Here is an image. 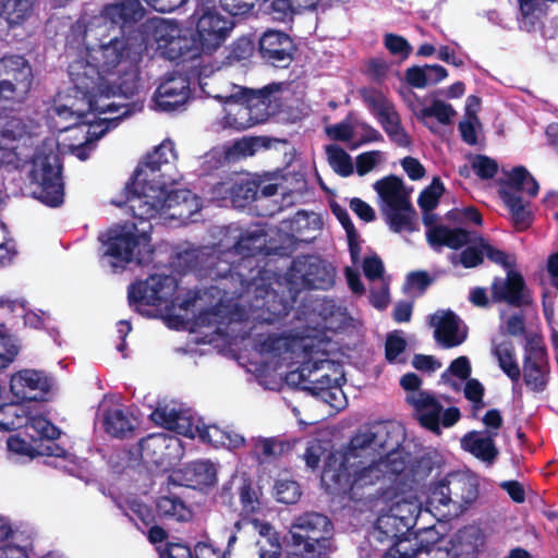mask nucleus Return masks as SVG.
I'll list each match as a JSON object with an SVG mask.
<instances>
[{"mask_svg": "<svg viewBox=\"0 0 558 558\" xmlns=\"http://www.w3.org/2000/svg\"><path fill=\"white\" fill-rule=\"evenodd\" d=\"M174 179H161L159 185V195L165 199V211L166 214L174 209L170 214L172 218H189L197 206L196 195L190 190H168V185L173 182Z\"/></svg>", "mask_w": 558, "mask_h": 558, "instance_id": "a878e982", "label": "nucleus"}, {"mask_svg": "<svg viewBox=\"0 0 558 558\" xmlns=\"http://www.w3.org/2000/svg\"><path fill=\"white\" fill-rule=\"evenodd\" d=\"M169 156L174 157V149L170 142H163L151 153L147 154L144 162L135 169L133 174L135 181H148L159 184L161 179H171L170 175L162 171L163 167L170 165Z\"/></svg>", "mask_w": 558, "mask_h": 558, "instance_id": "4be33fe9", "label": "nucleus"}, {"mask_svg": "<svg viewBox=\"0 0 558 558\" xmlns=\"http://www.w3.org/2000/svg\"><path fill=\"white\" fill-rule=\"evenodd\" d=\"M296 50L292 37L277 29L265 31L257 40V53L266 63L276 68H287Z\"/></svg>", "mask_w": 558, "mask_h": 558, "instance_id": "f3484780", "label": "nucleus"}, {"mask_svg": "<svg viewBox=\"0 0 558 558\" xmlns=\"http://www.w3.org/2000/svg\"><path fill=\"white\" fill-rule=\"evenodd\" d=\"M286 279L296 294L302 289L328 290L335 283V269L320 257L302 255L292 260Z\"/></svg>", "mask_w": 558, "mask_h": 558, "instance_id": "1a4fd4ad", "label": "nucleus"}, {"mask_svg": "<svg viewBox=\"0 0 558 558\" xmlns=\"http://www.w3.org/2000/svg\"><path fill=\"white\" fill-rule=\"evenodd\" d=\"M368 449L377 450L372 425L359 428L357 433L350 439L345 451L328 452L324 465H347L352 461H359L363 452Z\"/></svg>", "mask_w": 558, "mask_h": 558, "instance_id": "b1692460", "label": "nucleus"}, {"mask_svg": "<svg viewBox=\"0 0 558 558\" xmlns=\"http://www.w3.org/2000/svg\"><path fill=\"white\" fill-rule=\"evenodd\" d=\"M7 446L9 451L16 453L19 456L34 458L37 456H56L60 454L51 448L50 445H47L46 448H43V444L34 446L28 442L24 438L19 435H12L8 438Z\"/></svg>", "mask_w": 558, "mask_h": 558, "instance_id": "09e8293b", "label": "nucleus"}, {"mask_svg": "<svg viewBox=\"0 0 558 558\" xmlns=\"http://www.w3.org/2000/svg\"><path fill=\"white\" fill-rule=\"evenodd\" d=\"M236 254L231 247L206 256L197 255L192 268L203 278H209L213 281L227 280L229 283L225 286H232Z\"/></svg>", "mask_w": 558, "mask_h": 558, "instance_id": "412c9836", "label": "nucleus"}, {"mask_svg": "<svg viewBox=\"0 0 558 558\" xmlns=\"http://www.w3.org/2000/svg\"><path fill=\"white\" fill-rule=\"evenodd\" d=\"M232 27L233 23L229 19L216 11L205 10L196 24L198 49L211 53L226 41Z\"/></svg>", "mask_w": 558, "mask_h": 558, "instance_id": "a211bd4d", "label": "nucleus"}, {"mask_svg": "<svg viewBox=\"0 0 558 558\" xmlns=\"http://www.w3.org/2000/svg\"><path fill=\"white\" fill-rule=\"evenodd\" d=\"M157 513L160 518L187 522L192 519V511L178 496H160L156 502Z\"/></svg>", "mask_w": 558, "mask_h": 558, "instance_id": "c03bdc74", "label": "nucleus"}, {"mask_svg": "<svg viewBox=\"0 0 558 558\" xmlns=\"http://www.w3.org/2000/svg\"><path fill=\"white\" fill-rule=\"evenodd\" d=\"M426 238L432 246H447L452 250H459L474 241L470 231L446 226H434L426 231Z\"/></svg>", "mask_w": 558, "mask_h": 558, "instance_id": "f704fd0d", "label": "nucleus"}, {"mask_svg": "<svg viewBox=\"0 0 558 558\" xmlns=\"http://www.w3.org/2000/svg\"><path fill=\"white\" fill-rule=\"evenodd\" d=\"M490 292L494 303H506L512 307L529 306L533 302L522 274L512 268L508 269L506 278H494Z\"/></svg>", "mask_w": 558, "mask_h": 558, "instance_id": "6ab92c4d", "label": "nucleus"}, {"mask_svg": "<svg viewBox=\"0 0 558 558\" xmlns=\"http://www.w3.org/2000/svg\"><path fill=\"white\" fill-rule=\"evenodd\" d=\"M475 245L466 246L460 253V263L464 268H474L484 262V250L480 245V235L473 238Z\"/></svg>", "mask_w": 558, "mask_h": 558, "instance_id": "69168bd1", "label": "nucleus"}, {"mask_svg": "<svg viewBox=\"0 0 558 558\" xmlns=\"http://www.w3.org/2000/svg\"><path fill=\"white\" fill-rule=\"evenodd\" d=\"M29 92L31 88L28 87L20 89L19 84L0 80V106L4 109H12L14 105L23 102Z\"/></svg>", "mask_w": 558, "mask_h": 558, "instance_id": "864d4df0", "label": "nucleus"}, {"mask_svg": "<svg viewBox=\"0 0 558 558\" xmlns=\"http://www.w3.org/2000/svg\"><path fill=\"white\" fill-rule=\"evenodd\" d=\"M35 2L36 0H0V16L10 25H20L31 16Z\"/></svg>", "mask_w": 558, "mask_h": 558, "instance_id": "a18cd8bd", "label": "nucleus"}, {"mask_svg": "<svg viewBox=\"0 0 558 558\" xmlns=\"http://www.w3.org/2000/svg\"><path fill=\"white\" fill-rule=\"evenodd\" d=\"M264 11L278 22H286L298 12L294 0H263Z\"/></svg>", "mask_w": 558, "mask_h": 558, "instance_id": "6e6d98bb", "label": "nucleus"}, {"mask_svg": "<svg viewBox=\"0 0 558 558\" xmlns=\"http://www.w3.org/2000/svg\"><path fill=\"white\" fill-rule=\"evenodd\" d=\"M196 429L198 432L199 438L206 442L226 444L227 440V445L232 449H239L245 445V439L242 435L225 433L216 425L203 427L196 426Z\"/></svg>", "mask_w": 558, "mask_h": 558, "instance_id": "de8ad7c7", "label": "nucleus"}, {"mask_svg": "<svg viewBox=\"0 0 558 558\" xmlns=\"http://www.w3.org/2000/svg\"><path fill=\"white\" fill-rule=\"evenodd\" d=\"M27 430V435L36 444L44 440L49 441L51 448L54 446L56 449H60L52 441L58 439L60 436V429L54 426L47 417L40 414V410L37 405H32L29 409V421L24 426Z\"/></svg>", "mask_w": 558, "mask_h": 558, "instance_id": "e433bc0d", "label": "nucleus"}, {"mask_svg": "<svg viewBox=\"0 0 558 558\" xmlns=\"http://www.w3.org/2000/svg\"><path fill=\"white\" fill-rule=\"evenodd\" d=\"M361 95L376 118L393 107L381 93L374 89H362Z\"/></svg>", "mask_w": 558, "mask_h": 558, "instance_id": "680f3d73", "label": "nucleus"}, {"mask_svg": "<svg viewBox=\"0 0 558 558\" xmlns=\"http://www.w3.org/2000/svg\"><path fill=\"white\" fill-rule=\"evenodd\" d=\"M374 189L383 201L381 213L390 230L396 233L413 231L416 211L410 202L403 181L391 174L376 181Z\"/></svg>", "mask_w": 558, "mask_h": 558, "instance_id": "20e7f679", "label": "nucleus"}, {"mask_svg": "<svg viewBox=\"0 0 558 558\" xmlns=\"http://www.w3.org/2000/svg\"><path fill=\"white\" fill-rule=\"evenodd\" d=\"M190 81L178 73L168 77L156 90V104L163 111H173L183 106L190 97Z\"/></svg>", "mask_w": 558, "mask_h": 558, "instance_id": "5701e85b", "label": "nucleus"}, {"mask_svg": "<svg viewBox=\"0 0 558 558\" xmlns=\"http://www.w3.org/2000/svg\"><path fill=\"white\" fill-rule=\"evenodd\" d=\"M173 476L184 481L187 487H208L217 481V472L209 461H193L184 469L173 473Z\"/></svg>", "mask_w": 558, "mask_h": 558, "instance_id": "473e14b6", "label": "nucleus"}, {"mask_svg": "<svg viewBox=\"0 0 558 558\" xmlns=\"http://www.w3.org/2000/svg\"><path fill=\"white\" fill-rule=\"evenodd\" d=\"M447 494L451 496L452 504L463 509L472 505L478 497V485L469 476L460 473H450L446 476Z\"/></svg>", "mask_w": 558, "mask_h": 558, "instance_id": "c756f323", "label": "nucleus"}, {"mask_svg": "<svg viewBox=\"0 0 558 558\" xmlns=\"http://www.w3.org/2000/svg\"><path fill=\"white\" fill-rule=\"evenodd\" d=\"M320 480L332 493L352 492L357 494L359 489L373 486L387 478L385 469H381L378 461H372L366 465L364 461L359 460L347 465H324Z\"/></svg>", "mask_w": 558, "mask_h": 558, "instance_id": "7ed1b4c3", "label": "nucleus"}, {"mask_svg": "<svg viewBox=\"0 0 558 558\" xmlns=\"http://www.w3.org/2000/svg\"><path fill=\"white\" fill-rule=\"evenodd\" d=\"M150 236L147 233H134L123 228L109 230L107 240L104 241L105 255L117 263L129 264L134 259L143 264L146 253H153L149 247Z\"/></svg>", "mask_w": 558, "mask_h": 558, "instance_id": "9d476101", "label": "nucleus"}, {"mask_svg": "<svg viewBox=\"0 0 558 558\" xmlns=\"http://www.w3.org/2000/svg\"><path fill=\"white\" fill-rule=\"evenodd\" d=\"M275 490L277 501L286 505L298 502L302 495L300 484L292 480L277 481Z\"/></svg>", "mask_w": 558, "mask_h": 558, "instance_id": "4d7b16f0", "label": "nucleus"}, {"mask_svg": "<svg viewBox=\"0 0 558 558\" xmlns=\"http://www.w3.org/2000/svg\"><path fill=\"white\" fill-rule=\"evenodd\" d=\"M31 407L17 399L0 405V430L11 432L25 426L29 421Z\"/></svg>", "mask_w": 558, "mask_h": 558, "instance_id": "4c0bfd02", "label": "nucleus"}, {"mask_svg": "<svg viewBox=\"0 0 558 558\" xmlns=\"http://www.w3.org/2000/svg\"><path fill=\"white\" fill-rule=\"evenodd\" d=\"M240 501L242 505V510L246 514H254L260 508L257 493L250 480H244L240 487Z\"/></svg>", "mask_w": 558, "mask_h": 558, "instance_id": "052dcab7", "label": "nucleus"}, {"mask_svg": "<svg viewBox=\"0 0 558 558\" xmlns=\"http://www.w3.org/2000/svg\"><path fill=\"white\" fill-rule=\"evenodd\" d=\"M495 436H497V432L483 435L482 433L472 430L463 436L461 440L462 448L476 459L492 465L499 454L494 441Z\"/></svg>", "mask_w": 558, "mask_h": 558, "instance_id": "7c9ffc66", "label": "nucleus"}, {"mask_svg": "<svg viewBox=\"0 0 558 558\" xmlns=\"http://www.w3.org/2000/svg\"><path fill=\"white\" fill-rule=\"evenodd\" d=\"M381 469H385V476L389 482H393L398 475L407 469V458L404 452L399 449L383 453L378 460Z\"/></svg>", "mask_w": 558, "mask_h": 558, "instance_id": "603ef678", "label": "nucleus"}, {"mask_svg": "<svg viewBox=\"0 0 558 558\" xmlns=\"http://www.w3.org/2000/svg\"><path fill=\"white\" fill-rule=\"evenodd\" d=\"M471 167L482 180L493 179L498 172L497 161L486 155H475L472 158Z\"/></svg>", "mask_w": 558, "mask_h": 558, "instance_id": "bf43d9fd", "label": "nucleus"}, {"mask_svg": "<svg viewBox=\"0 0 558 558\" xmlns=\"http://www.w3.org/2000/svg\"><path fill=\"white\" fill-rule=\"evenodd\" d=\"M248 312L254 320L274 324L286 317L296 302V293L291 287L287 293L271 288V280L259 283L254 291L244 298Z\"/></svg>", "mask_w": 558, "mask_h": 558, "instance_id": "423d86ee", "label": "nucleus"}, {"mask_svg": "<svg viewBox=\"0 0 558 558\" xmlns=\"http://www.w3.org/2000/svg\"><path fill=\"white\" fill-rule=\"evenodd\" d=\"M485 545V535L480 527L468 525L460 529L452 539L454 558H477Z\"/></svg>", "mask_w": 558, "mask_h": 558, "instance_id": "c85d7f7f", "label": "nucleus"}, {"mask_svg": "<svg viewBox=\"0 0 558 558\" xmlns=\"http://www.w3.org/2000/svg\"><path fill=\"white\" fill-rule=\"evenodd\" d=\"M150 420L168 430L175 432L186 437H194L192 417L182 410H177L168 405L158 407L151 412Z\"/></svg>", "mask_w": 558, "mask_h": 558, "instance_id": "cd10ccee", "label": "nucleus"}, {"mask_svg": "<svg viewBox=\"0 0 558 558\" xmlns=\"http://www.w3.org/2000/svg\"><path fill=\"white\" fill-rule=\"evenodd\" d=\"M179 439L167 436L163 433L150 434L138 442L141 460L157 468H166L170 464L171 446H178Z\"/></svg>", "mask_w": 558, "mask_h": 558, "instance_id": "393cba45", "label": "nucleus"}, {"mask_svg": "<svg viewBox=\"0 0 558 558\" xmlns=\"http://www.w3.org/2000/svg\"><path fill=\"white\" fill-rule=\"evenodd\" d=\"M332 365L333 362L330 360L303 363L298 371L287 375V381L300 386L312 396L320 397L336 407L330 399H336L337 393H342L341 380L344 378L343 376L332 378L328 373H322L326 367L330 368Z\"/></svg>", "mask_w": 558, "mask_h": 558, "instance_id": "6e6552de", "label": "nucleus"}, {"mask_svg": "<svg viewBox=\"0 0 558 558\" xmlns=\"http://www.w3.org/2000/svg\"><path fill=\"white\" fill-rule=\"evenodd\" d=\"M128 191L126 199L134 218L138 220H149L156 218L165 211V199L159 195V185L148 181H135L125 186Z\"/></svg>", "mask_w": 558, "mask_h": 558, "instance_id": "4468645a", "label": "nucleus"}, {"mask_svg": "<svg viewBox=\"0 0 558 558\" xmlns=\"http://www.w3.org/2000/svg\"><path fill=\"white\" fill-rule=\"evenodd\" d=\"M384 44L387 50L392 56H398L402 60L408 59L411 54L412 47L410 43L402 36L397 34H386L384 38Z\"/></svg>", "mask_w": 558, "mask_h": 558, "instance_id": "0e129e2a", "label": "nucleus"}, {"mask_svg": "<svg viewBox=\"0 0 558 558\" xmlns=\"http://www.w3.org/2000/svg\"><path fill=\"white\" fill-rule=\"evenodd\" d=\"M0 80H8L23 87L32 88L33 70L23 56H4L0 59Z\"/></svg>", "mask_w": 558, "mask_h": 558, "instance_id": "2f4dec72", "label": "nucleus"}, {"mask_svg": "<svg viewBox=\"0 0 558 558\" xmlns=\"http://www.w3.org/2000/svg\"><path fill=\"white\" fill-rule=\"evenodd\" d=\"M93 29L85 32L87 62L83 71L71 72L76 89L84 95L99 92L106 97L122 96L126 99L138 94L140 71L131 58L128 38L114 35L101 37L97 44L90 41Z\"/></svg>", "mask_w": 558, "mask_h": 558, "instance_id": "f257e3e1", "label": "nucleus"}, {"mask_svg": "<svg viewBox=\"0 0 558 558\" xmlns=\"http://www.w3.org/2000/svg\"><path fill=\"white\" fill-rule=\"evenodd\" d=\"M454 110L451 105L446 104L441 100H434L429 107H425L421 110V118H430L434 117L437 121L444 125H447L451 122L452 116H454Z\"/></svg>", "mask_w": 558, "mask_h": 558, "instance_id": "13d9d810", "label": "nucleus"}, {"mask_svg": "<svg viewBox=\"0 0 558 558\" xmlns=\"http://www.w3.org/2000/svg\"><path fill=\"white\" fill-rule=\"evenodd\" d=\"M271 278L272 274L259 266L258 256L236 254L232 286H223L222 289L238 299H244L256 286Z\"/></svg>", "mask_w": 558, "mask_h": 558, "instance_id": "ddd939ff", "label": "nucleus"}, {"mask_svg": "<svg viewBox=\"0 0 558 558\" xmlns=\"http://www.w3.org/2000/svg\"><path fill=\"white\" fill-rule=\"evenodd\" d=\"M546 347L541 337H527L523 356V381L534 392H543L549 380Z\"/></svg>", "mask_w": 558, "mask_h": 558, "instance_id": "f8f14e48", "label": "nucleus"}, {"mask_svg": "<svg viewBox=\"0 0 558 558\" xmlns=\"http://www.w3.org/2000/svg\"><path fill=\"white\" fill-rule=\"evenodd\" d=\"M102 424L105 432L116 438H126L134 430L132 418L122 409L106 410Z\"/></svg>", "mask_w": 558, "mask_h": 558, "instance_id": "37998d69", "label": "nucleus"}, {"mask_svg": "<svg viewBox=\"0 0 558 558\" xmlns=\"http://www.w3.org/2000/svg\"><path fill=\"white\" fill-rule=\"evenodd\" d=\"M372 426L375 436V447L381 451V454L401 448L404 435L399 425H395L391 422H383L372 424Z\"/></svg>", "mask_w": 558, "mask_h": 558, "instance_id": "a19ab883", "label": "nucleus"}, {"mask_svg": "<svg viewBox=\"0 0 558 558\" xmlns=\"http://www.w3.org/2000/svg\"><path fill=\"white\" fill-rule=\"evenodd\" d=\"M265 233L263 230L242 233L233 245V250L238 254L257 256L265 246Z\"/></svg>", "mask_w": 558, "mask_h": 558, "instance_id": "3c124183", "label": "nucleus"}, {"mask_svg": "<svg viewBox=\"0 0 558 558\" xmlns=\"http://www.w3.org/2000/svg\"><path fill=\"white\" fill-rule=\"evenodd\" d=\"M445 192L444 183L439 177H435L430 184L426 186L418 195L417 204L422 211H432L438 204Z\"/></svg>", "mask_w": 558, "mask_h": 558, "instance_id": "5fc2aeb1", "label": "nucleus"}, {"mask_svg": "<svg viewBox=\"0 0 558 558\" xmlns=\"http://www.w3.org/2000/svg\"><path fill=\"white\" fill-rule=\"evenodd\" d=\"M401 333L402 332L400 330H395L387 335L385 356L389 363H393L407 349V341Z\"/></svg>", "mask_w": 558, "mask_h": 558, "instance_id": "e2e57ef3", "label": "nucleus"}, {"mask_svg": "<svg viewBox=\"0 0 558 558\" xmlns=\"http://www.w3.org/2000/svg\"><path fill=\"white\" fill-rule=\"evenodd\" d=\"M149 291L148 306H157L168 302L177 292L178 281L170 275H151L147 280Z\"/></svg>", "mask_w": 558, "mask_h": 558, "instance_id": "58836bf2", "label": "nucleus"}, {"mask_svg": "<svg viewBox=\"0 0 558 558\" xmlns=\"http://www.w3.org/2000/svg\"><path fill=\"white\" fill-rule=\"evenodd\" d=\"M499 196L508 208L512 223L517 231L527 230L534 220L532 210L530 209V202H524L523 198L509 190H498Z\"/></svg>", "mask_w": 558, "mask_h": 558, "instance_id": "72a5a7b5", "label": "nucleus"}, {"mask_svg": "<svg viewBox=\"0 0 558 558\" xmlns=\"http://www.w3.org/2000/svg\"><path fill=\"white\" fill-rule=\"evenodd\" d=\"M286 544L284 558H329L337 548L333 522L324 513L306 511L291 523Z\"/></svg>", "mask_w": 558, "mask_h": 558, "instance_id": "f03ea898", "label": "nucleus"}, {"mask_svg": "<svg viewBox=\"0 0 558 558\" xmlns=\"http://www.w3.org/2000/svg\"><path fill=\"white\" fill-rule=\"evenodd\" d=\"M292 449V445L278 437H257L252 439L251 457L258 464L269 463Z\"/></svg>", "mask_w": 558, "mask_h": 558, "instance_id": "c9c22d12", "label": "nucleus"}, {"mask_svg": "<svg viewBox=\"0 0 558 558\" xmlns=\"http://www.w3.org/2000/svg\"><path fill=\"white\" fill-rule=\"evenodd\" d=\"M52 385V377L45 372L28 368L14 373L10 379V390L13 397L29 405L32 402L46 401Z\"/></svg>", "mask_w": 558, "mask_h": 558, "instance_id": "2eb2a0df", "label": "nucleus"}, {"mask_svg": "<svg viewBox=\"0 0 558 558\" xmlns=\"http://www.w3.org/2000/svg\"><path fill=\"white\" fill-rule=\"evenodd\" d=\"M326 154L330 167L339 175L347 178L353 173V162L350 155L339 145L326 146Z\"/></svg>", "mask_w": 558, "mask_h": 558, "instance_id": "8fccbe9b", "label": "nucleus"}, {"mask_svg": "<svg viewBox=\"0 0 558 558\" xmlns=\"http://www.w3.org/2000/svg\"><path fill=\"white\" fill-rule=\"evenodd\" d=\"M259 197V182L257 180H242L234 182L230 187V198L236 208H245Z\"/></svg>", "mask_w": 558, "mask_h": 558, "instance_id": "49530a36", "label": "nucleus"}, {"mask_svg": "<svg viewBox=\"0 0 558 558\" xmlns=\"http://www.w3.org/2000/svg\"><path fill=\"white\" fill-rule=\"evenodd\" d=\"M151 36L162 56L170 61H185L194 58L197 53L194 43L187 36L182 35L180 25L173 20H157L149 26Z\"/></svg>", "mask_w": 558, "mask_h": 558, "instance_id": "9b49d317", "label": "nucleus"}, {"mask_svg": "<svg viewBox=\"0 0 558 558\" xmlns=\"http://www.w3.org/2000/svg\"><path fill=\"white\" fill-rule=\"evenodd\" d=\"M418 513L416 504L408 500L398 501L377 518L372 535L380 543L402 544L415 526Z\"/></svg>", "mask_w": 558, "mask_h": 558, "instance_id": "0eeeda50", "label": "nucleus"}, {"mask_svg": "<svg viewBox=\"0 0 558 558\" xmlns=\"http://www.w3.org/2000/svg\"><path fill=\"white\" fill-rule=\"evenodd\" d=\"M499 190H509L517 194L523 192L530 197H535L538 194L539 185L524 166H517L508 172L507 179L501 183Z\"/></svg>", "mask_w": 558, "mask_h": 558, "instance_id": "ea45409f", "label": "nucleus"}, {"mask_svg": "<svg viewBox=\"0 0 558 558\" xmlns=\"http://www.w3.org/2000/svg\"><path fill=\"white\" fill-rule=\"evenodd\" d=\"M429 323L435 327L434 337L445 349H451L464 342L466 335L459 330V317L447 311L441 315L434 314Z\"/></svg>", "mask_w": 558, "mask_h": 558, "instance_id": "bb28decb", "label": "nucleus"}, {"mask_svg": "<svg viewBox=\"0 0 558 558\" xmlns=\"http://www.w3.org/2000/svg\"><path fill=\"white\" fill-rule=\"evenodd\" d=\"M492 351L498 361L500 369L512 383H518L521 378V369L515 357V348L512 341L505 340L494 344Z\"/></svg>", "mask_w": 558, "mask_h": 558, "instance_id": "79ce46f5", "label": "nucleus"}, {"mask_svg": "<svg viewBox=\"0 0 558 558\" xmlns=\"http://www.w3.org/2000/svg\"><path fill=\"white\" fill-rule=\"evenodd\" d=\"M100 15L111 27L118 28L121 37L130 38L142 26L145 9L140 0H120L105 4Z\"/></svg>", "mask_w": 558, "mask_h": 558, "instance_id": "dca6fc26", "label": "nucleus"}, {"mask_svg": "<svg viewBox=\"0 0 558 558\" xmlns=\"http://www.w3.org/2000/svg\"><path fill=\"white\" fill-rule=\"evenodd\" d=\"M278 90L277 84H269L259 89L242 88L236 97L245 105L250 125L260 124L275 114L277 105L274 104V93Z\"/></svg>", "mask_w": 558, "mask_h": 558, "instance_id": "aec40b11", "label": "nucleus"}, {"mask_svg": "<svg viewBox=\"0 0 558 558\" xmlns=\"http://www.w3.org/2000/svg\"><path fill=\"white\" fill-rule=\"evenodd\" d=\"M19 347L13 338L4 331L0 332V369L8 367L16 357Z\"/></svg>", "mask_w": 558, "mask_h": 558, "instance_id": "338daca9", "label": "nucleus"}, {"mask_svg": "<svg viewBox=\"0 0 558 558\" xmlns=\"http://www.w3.org/2000/svg\"><path fill=\"white\" fill-rule=\"evenodd\" d=\"M33 196L48 207H59L64 202L62 165L54 151L37 154L29 171Z\"/></svg>", "mask_w": 558, "mask_h": 558, "instance_id": "39448f33", "label": "nucleus"}, {"mask_svg": "<svg viewBox=\"0 0 558 558\" xmlns=\"http://www.w3.org/2000/svg\"><path fill=\"white\" fill-rule=\"evenodd\" d=\"M255 50V40L248 36H242L233 41L229 57L236 61L247 60Z\"/></svg>", "mask_w": 558, "mask_h": 558, "instance_id": "774afa93", "label": "nucleus"}]
</instances>
